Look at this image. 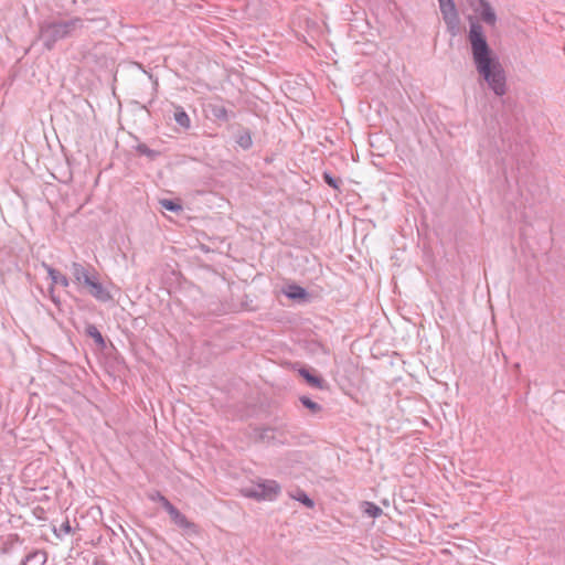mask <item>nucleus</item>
<instances>
[{
    "label": "nucleus",
    "mask_w": 565,
    "mask_h": 565,
    "mask_svg": "<svg viewBox=\"0 0 565 565\" xmlns=\"http://www.w3.org/2000/svg\"><path fill=\"white\" fill-rule=\"evenodd\" d=\"M468 41L477 72L497 96H503L507 93L505 72L489 46L479 22L470 20Z\"/></svg>",
    "instance_id": "obj_1"
},
{
    "label": "nucleus",
    "mask_w": 565,
    "mask_h": 565,
    "mask_svg": "<svg viewBox=\"0 0 565 565\" xmlns=\"http://www.w3.org/2000/svg\"><path fill=\"white\" fill-rule=\"evenodd\" d=\"M82 28H84V21L81 18L44 21L40 24L39 38L44 47L51 51L57 41L73 35L76 30Z\"/></svg>",
    "instance_id": "obj_2"
},
{
    "label": "nucleus",
    "mask_w": 565,
    "mask_h": 565,
    "mask_svg": "<svg viewBox=\"0 0 565 565\" xmlns=\"http://www.w3.org/2000/svg\"><path fill=\"white\" fill-rule=\"evenodd\" d=\"M280 490L279 484L273 480H266L244 490L245 497L257 500H273Z\"/></svg>",
    "instance_id": "obj_3"
},
{
    "label": "nucleus",
    "mask_w": 565,
    "mask_h": 565,
    "mask_svg": "<svg viewBox=\"0 0 565 565\" xmlns=\"http://www.w3.org/2000/svg\"><path fill=\"white\" fill-rule=\"evenodd\" d=\"M443 19L447 25L448 31L456 35L459 29V15L456 10L454 0H438Z\"/></svg>",
    "instance_id": "obj_4"
},
{
    "label": "nucleus",
    "mask_w": 565,
    "mask_h": 565,
    "mask_svg": "<svg viewBox=\"0 0 565 565\" xmlns=\"http://www.w3.org/2000/svg\"><path fill=\"white\" fill-rule=\"evenodd\" d=\"M163 509L170 515L172 522L189 533H198V526L188 520L169 500H163Z\"/></svg>",
    "instance_id": "obj_5"
},
{
    "label": "nucleus",
    "mask_w": 565,
    "mask_h": 565,
    "mask_svg": "<svg viewBox=\"0 0 565 565\" xmlns=\"http://www.w3.org/2000/svg\"><path fill=\"white\" fill-rule=\"evenodd\" d=\"M87 287H89V294L97 300L107 302L111 299L109 291H107L105 287L96 279H93Z\"/></svg>",
    "instance_id": "obj_6"
},
{
    "label": "nucleus",
    "mask_w": 565,
    "mask_h": 565,
    "mask_svg": "<svg viewBox=\"0 0 565 565\" xmlns=\"http://www.w3.org/2000/svg\"><path fill=\"white\" fill-rule=\"evenodd\" d=\"M299 374L306 380V382L310 386L315 388L324 390L327 387V382L321 376L312 373L308 369H300Z\"/></svg>",
    "instance_id": "obj_7"
},
{
    "label": "nucleus",
    "mask_w": 565,
    "mask_h": 565,
    "mask_svg": "<svg viewBox=\"0 0 565 565\" xmlns=\"http://www.w3.org/2000/svg\"><path fill=\"white\" fill-rule=\"evenodd\" d=\"M72 273L75 280L79 284L85 285L86 287L94 279L93 277L89 276L87 269L79 263L72 264Z\"/></svg>",
    "instance_id": "obj_8"
},
{
    "label": "nucleus",
    "mask_w": 565,
    "mask_h": 565,
    "mask_svg": "<svg viewBox=\"0 0 565 565\" xmlns=\"http://www.w3.org/2000/svg\"><path fill=\"white\" fill-rule=\"evenodd\" d=\"M481 6L480 18L481 20L493 26L497 22V14L487 0H479Z\"/></svg>",
    "instance_id": "obj_9"
},
{
    "label": "nucleus",
    "mask_w": 565,
    "mask_h": 565,
    "mask_svg": "<svg viewBox=\"0 0 565 565\" xmlns=\"http://www.w3.org/2000/svg\"><path fill=\"white\" fill-rule=\"evenodd\" d=\"M47 561V554L43 550H36L29 553L22 561V565H44Z\"/></svg>",
    "instance_id": "obj_10"
},
{
    "label": "nucleus",
    "mask_w": 565,
    "mask_h": 565,
    "mask_svg": "<svg viewBox=\"0 0 565 565\" xmlns=\"http://www.w3.org/2000/svg\"><path fill=\"white\" fill-rule=\"evenodd\" d=\"M42 266L46 270V273H47L49 277L51 278L53 285H61L63 287H67L68 286V279H67V277L65 275L61 274L58 270L54 269L53 267H51L46 263H43Z\"/></svg>",
    "instance_id": "obj_11"
},
{
    "label": "nucleus",
    "mask_w": 565,
    "mask_h": 565,
    "mask_svg": "<svg viewBox=\"0 0 565 565\" xmlns=\"http://www.w3.org/2000/svg\"><path fill=\"white\" fill-rule=\"evenodd\" d=\"M85 333H86L89 338L94 339L95 343H96L100 349L105 348L106 342H105L104 337L102 335V333L99 332V330L97 329V327H96V326L88 323V324L86 326Z\"/></svg>",
    "instance_id": "obj_12"
},
{
    "label": "nucleus",
    "mask_w": 565,
    "mask_h": 565,
    "mask_svg": "<svg viewBox=\"0 0 565 565\" xmlns=\"http://www.w3.org/2000/svg\"><path fill=\"white\" fill-rule=\"evenodd\" d=\"M173 119L182 128H184V129L190 128V125H191L190 117H189V115L184 111V109L181 106H177L175 107V110H174V114H173Z\"/></svg>",
    "instance_id": "obj_13"
},
{
    "label": "nucleus",
    "mask_w": 565,
    "mask_h": 565,
    "mask_svg": "<svg viewBox=\"0 0 565 565\" xmlns=\"http://www.w3.org/2000/svg\"><path fill=\"white\" fill-rule=\"evenodd\" d=\"M286 296L290 299H303L307 296V291L298 285H289Z\"/></svg>",
    "instance_id": "obj_14"
},
{
    "label": "nucleus",
    "mask_w": 565,
    "mask_h": 565,
    "mask_svg": "<svg viewBox=\"0 0 565 565\" xmlns=\"http://www.w3.org/2000/svg\"><path fill=\"white\" fill-rule=\"evenodd\" d=\"M363 507L364 513L371 518H379L383 513V510L372 502L365 501L363 502Z\"/></svg>",
    "instance_id": "obj_15"
},
{
    "label": "nucleus",
    "mask_w": 565,
    "mask_h": 565,
    "mask_svg": "<svg viewBox=\"0 0 565 565\" xmlns=\"http://www.w3.org/2000/svg\"><path fill=\"white\" fill-rule=\"evenodd\" d=\"M136 151L139 153V154H142V156H146L148 157L149 159L153 160L156 159L160 152L157 151V150H153V149H150L146 143H139L137 147H136Z\"/></svg>",
    "instance_id": "obj_16"
},
{
    "label": "nucleus",
    "mask_w": 565,
    "mask_h": 565,
    "mask_svg": "<svg viewBox=\"0 0 565 565\" xmlns=\"http://www.w3.org/2000/svg\"><path fill=\"white\" fill-rule=\"evenodd\" d=\"M299 401L312 414H317L321 411V406L318 403L310 399L308 396H300Z\"/></svg>",
    "instance_id": "obj_17"
},
{
    "label": "nucleus",
    "mask_w": 565,
    "mask_h": 565,
    "mask_svg": "<svg viewBox=\"0 0 565 565\" xmlns=\"http://www.w3.org/2000/svg\"><path fill=\"white\" fill-rule=\"evenodd\" d=\"M160 205H161L163 209H166V210H168V211H171V212H175V213H178V212L182 211V206H181V204H179L178 202H174V201H172V200H169V199H162V200H160Z\"/></svg>",
    "instance_id": "obj_18"
},
{
    "label": "nucleus",
    "mask_w": 565,
    "mask_h": 565,
    "mask_svg": "<svg viewBox=\"0 0 565 565\" xmlns=\"http://www.w3.org/2000/svg\"><path fill=\"white\" fill-rule=\"evenodd\" d=\"M237 143L244 149L250 148L253 143L250 135L248 132L242 134L237 139Z\"/></svg>",
    "instance_id": "obj_19"
},
{
    "label": "nucleus",
    "mask_w": 565,
    "mask_h": 565,
    "mask_svg": "<svg viewBox=\"0 0 565 565\" xmlns=\"http://www.w3.org/2000/svg\"><path fill=\"white\" fill-rule=\"evenodd\" d=\"M323 180L324 182L330 185L333 189H339V185L341 183L340 180L333 178L329 172H323Z\"/></svg>",
    "instance_id": "obj_20"
},
{
    "label": "nucleus",
    "mask_w": 565,
    "mask_h": 565,
    "mask_svg": "<svg viewBox=\"0 0 565 565\" xmlns=\"http://www.w3.org/2000/svg\"><path fill=\"white\" fill-rule=\"evenodd\" d=\"M298 501H300L301 503H303L306 507L308 508H312L313 507V501L303 492H301L299 494V497L297 498Z\"/></svg>",
    "instance_id": "obj_21"
},
{
    "label": "nucleus",
    "mask_w": 565,
    "mask_h": 565,
    "mask_svg": "<svg viewBox=\"0 0 565 565\" xmlns=\"http://www.w3.org/2000/svg\"><path fill=\"white\" fill-rule=\"evenodd\" d=\"M152 501H158L163 507V500H168L164 495H162L160 492H156L153 495L150 497Z\"/></svg>",
    "instance_id": "obj_22"
},
{
    "label": "nucleus",
    "mask_w": 565,
    "mask_h": 565,
    "mask_svg": "<svg viewBox=\"0 0 565 565\" xmlns=\"http://www.w3.org/2000/svg\"><path fill=\"white\" fill-rule=\"evenodd\" d=\"M14 543H20V537L18 534H11L9 537H8V542L7 544H9L10 546H12Z\"/></svg>",
    "instance_id": "obj_23"
},
{
    "label": "nucleus",
    "mask_w": 565,
    "mask_h": 565,
    "mask_svg": "<svg viewBox=\"0 0 565 565\" xmlns=\"http://www.w3.org/2000/svg\"><path fill=\"white\" fill-rule=\"evenodd\" d=\"M61 531H63V532H64V533H66V534H71V533H72V531H73V530H72V527H71V525H70V522H68V521L64 522V523L61 525Z\"/></svg>",
    "instance_id": "obj_24"
},
{
    "label": "nucleus",
    "mask_w": 565,
    "mask_h": 565,
    "mask_svg": "<svg viewBox=\"0 0 565 565\" xmlns=\"http://www.w3.org/2000/svg\"><path fill=\"white\" fill-rule=\"evenodd\" d=\"M216 116H217L218 118H226V110H225L224 108H222V109L220 110V113H217V114H216Z\"/></svg>",
    "instance_id": "obj_25"
},
{
    "label": "nucleus",
    "mask_w": 565,
    "mask_h": 565,
    "mask_svg": "<svg viewBox=\"0 0 565 565\" xmlns=\"http://www.w3.org/2000/svg\"><path fill=\"white\" fill-rule=\"evenodd\" d=\"M94 565H106L105 562L103 561H95L94 562Z\"/></svg>",
    "instance_id": "obj_26"
}]
</instances>
